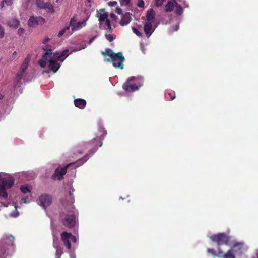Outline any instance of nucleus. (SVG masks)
Segmentation results:
<instances>
[{
  "label": "nucleus",
  "instance_id": "nucleus-3",
  "mask_svg": "<svg viewBox=\"0 0 258 258\" xmlns=\"http://www.w3.org/2000/svg\"><path fill=\"white\" fill-rule=\"evenodd\" d=\"M0 173V197L6 199L8 197L7 190L11 188L14 184V179L11 176L8 175L6 177H2Z\"/></svg>",
  "mask_w": 258,
  "mask_h": 258
},
{
  "label": "nucleus",
  "instance_id": "nucleus-32",
  "mask_svg": "<svg viewBox=\"0 0 258 258\" xmlns=\"http://www.w3.org/2000/svg\"><path fill=\"white\" fill-rule=\"evenodd\" d=\"M54 168L55 167L54 164H49L47 165L46 171H47L48 172H51V170L54 169Z\"/></svg>",
  "mask_w": 258,
  "mask_h": 258
},
{
  "label": "nucleus",
  "instance_id": "nucleus-24",
  "mask_svg": "<svg viewBox=\"0 0 258 258\" xmlns=\"http://www.w3.org/2000/svg\"><path fill=\"white\" fill-rule=\"evenodd\" d=\"M5 243L9 246H13L14 242V237L13 236H8L5 239Z\"/></svg>",
  "mask_w": 258,
  "mask_h": 258
},
{
  "label": "nucleus",
  "instance_id": "nucleus-8",
  "mask_svg": "<svg viewBox=\"0 0 258 258\" xmlns=\"http://www.w3.org/2000/svg\"><path fill=\"white\" fill-rule=\"evenodd\" d=\"M61 239L63 243V245L69 250H71V242L73 243L77 242L76 237L73 235L71 233H68L67 232H63L61 234Z\"/></svg>",
  "mask_w": 258,
  "mask_h": 258
},
{
  "label": "nucleus",
  "instance_id": "nucleus-7",
  "mask_svg": "<svg viewBox=\"0 0 258 258\" xmlns=\"http://www.w3.org/2000/svg\"><path fill=\"white\" fill-rule=\"evenodd\" d=\"M165 9L166 12H171L174 10L175 13L178 15H181L183 12L182 7L177 2L174 1L169 0L165 5Z\"/></svg>",
  "mask_w": 258,
  "mask_h": 258
},
{
  "label": "nucleus",
  "instance_id": "nucleus-10",
  "mask_svg": "<svg viewBox=\"0 0 258 258\" xmlns=\"http://www.w3.org/2000/svg\"><path fill=\"white\" fill-rule=\"evenodd\" d=\"M210 239L213 242H216L218 246L223 244L227 245L229 241V237L224 233H219L217 235H213L210 237Z\"/></svg>",
  "mask_w": 258,
  "mask_h": 258
},
{
  "label": "nucleus",
  "instance_id": "nucleus-57",
  "mask_svg": "<svg viewBox=\"0 0 258 258\" xmlns=\"http://www.w3.org/2000/svg\"><path fill=\"white\" fill-rule=\"evenodd\" d=\"M142 51L144 52V50H143V47H142Z\"/></svg>",
  "mask_w": 258,
  "mask_h": 258
},
{
  "label": "nucleus",
  "instance_id": "nucleus-48",
  "mask_svg": "<svg viewBox=\"0 0 258 258\" xmlns=\"http://www.w3.org/2000/svg\"><path fill=\"white\" fill-rule=\"evenodd\" d=\"M179 29V25H176L175 27V28H174V31H177Z\"/></svg>",
  "mask_w": 258,
  "mask_h": 258
},
{
  "label": "nucleus",
  "instance_id": "nucleus-39",
  "mask_svg": "<svg viewBox=\"0 0 258 258\" xmlns=\"http://www.w3.org/2000/svg\"><path fill=\"white\" fill-rule=\"evenodd\" d=\"M24 30L23 28H19L18 30V33L19 35H21L24 33Z\"/></svg>",
  "mask_w": 258,
  "mask_h": 258
},
{
  "label": "nucleus",
  "instance_id": "nucleus-5",
  "mask_svg": "<svg viewBox=\"0 0 258 258\" xmlns=\"http://www.w3.org/2000/svg\"><path fill=\"white\" fill-rule=\"evenodd\" d=\"M102 54L104 56L108 55L110 56L114 67L121 69L123 68V62L124 60V57L121 52L115 53L111 49H107L104 52H102Z\"/></svg>",
  "mask_w": 258,
  "mask_h": 258
},
{
  "label": "nucleus",
  "instance_id": "nucleus-51",
  "mask_svg": "<svg viewBox=\"0 0 258 258\" xmlns=\"http://www.w3.org/2000/svg\"><path fill=\"white\" fill-rule=\"evenodd\" d=\"M103 132H104V135H105L107 134L106 131L103 130Z\"/></svg>",
  "mask_w": 258,
  "mask_h": 258
},
{
  "label": "nucleus",
  "instance_id": "nucleus-38",
  "mask_svg": "<svg viewBox=\"0 0 258 258\" xmlns=\"http://www.w3.org/2000/svg\"><path fill=\"white\" fill-rule=\"evenodd\" d=\"M117 4V3L116 1L109 2L108 3V5L110 6H112V7L115 6Z\"/></svg>",
  "mask_w": 258,
  "mask_h": 258
},
{
  "label": "nucleus",
  "instance_id": "nucleus-36",
  "mask_svg": "<svg viewBox=\"0 0 258 258\" xmlns=\"http://www.w3.org/2000/svg\"><path fill=\"white\" fill-rule=\"evenodd\" d=\"M144 2L143 0H139L137 3V6L140 8H143L144 7Z\"/></svg>",
  "mask_w": 258,
  "mask_h": 258
},
{
  "label": "nucleus",
  "instance_id": "nucleus-59",
  "mask_svg": "<svg viewBox=\"0 0 258 258\" xmlns=\"http://www.w3.org/2000/svg\"><path fill=\"white\" fill-rule=\"evenodd\" d=\"M102 145V143H101L100 145V147H101Z\"/></svg>",
  "mask_w": 258,
  "mask_h": 258
},
{
  "label": "nucleus",
  "instance_id": "nucleus-33",
  "mask_svg": "<svg viewBox=\"0 0 258 258\" xmlns=\"http://www.w3.org/2000/svg\"><path fill=\"white\" fill-rule=\"evenodd\" d=\"M87 47V45L86 44L81 45V47L80 48H79L78 49H75L73 51H71L70 53H71L72 52H75L78 51L79 50H81L82 49H85Z\"/></svg>",
  "mask_w": 258,
  "mask_h": 258
},
{
  "label": "nucleus",
  "instance_id": "nucleus-2",
  "mask_svg": "<svg viewBox=\"0 0 258 258\" xmlns=\"http://www.w3.org/2000/svg\"><path fill=\"white\" fill-rule=\"evenodd\" d=\"M30 60L29 55L27 56L20 67V70L17 74L16 77L14 84V89L17 93H21V85L24 80L25 71L27 69L28 64Z\"/></svg>",
  "mask_w": 258,
  "mask_h": 258
},
{
  "label": "nucleus",
  "instance_id": "nucleus-23",
  "mask_svg": "<svg viewBox=\"0 0 258 258\" xmlns=\"http://www.w3.org/2000/svg\"><path fill=\"white\" fill-rule=\"evenodd\" d=\"M8 26L13 28H17L20 25V22L17 19H12L7 22Z\"/></svg>",
  "mask_w": 258,
  "mask_h": 258
},
{
  "label": "nucleus",
  "instance_id": "nucleus-25",
  "mask_svg": "<svg viewBox=\"0 0 258 258\" xmlns=\"http://www.w3.org/2000/svg\"><path fill=\"white\" fill-rule=\"evenodd\" d=\"M89 157H88V155H86L84 157H83L81 159L78 160L77 162V165L76 166V167H79V166L82 165L88 159Z\"/></svg>",
  "mask_w": 258,
  "mask_h": 258
},
{
  "label": "nucleus",
  "instance_id": "nucleus-27",
  "mask_svg": "<svg viewBox=\"0 0 258 258\" xmlns=\"http://www.w3.org/2000/svg\"><path fill=\"white\" fill-rule=\"evenodd\" d=\"M4 2H5L7 6H11L13 4V0H3V2L1 3L0 5L1 8H3L4 6Z\"/></svg>",
  "mask_w": 258,
  "mask_h": 258
},
{
  "label": "nucleus",
  "instance_id": "nucleus-40",
  "mask_svg": "<svg viewBox=\"0 0 258 258\" xmlns=\"http://www.w3.org/2000/svg\"><path fill=\"white\" fill-rule=\"evenodd\" d=\"M208 252L209 253H210V254H213L214 255H215V251L213 249H210V248L208 249Z\"/></svg>",
  "mask_w": 258,
  "mask_h": 258
},
{
  "label": "nucleus",
  "instance_id": "nucleus-60",
  "mask_svg": "<svg viewBox=\"0 0 258 258\" xmlns=\"http://www.w3.org/2000/svg\"><path fill=\"white\" fill-rule=\"evenodd\" d=\"M58 0H56V2H58Z\"/></svg>",
  "mask_w": 258,
  "mask_h": 258
},
{
  "label": "nucleus",
  "instance_id": "nucleus-11",
  "mask_svg": "<svg viewBox=\"0 0 258 258\" xmlns=\"http://www.w3.org/2000/svg\"><path fill=\"white\" fill-rule=\"evenodd\" d=\"M75 163H76L75 162H72L67 164V165L63 168L58 167L56 168L55 170L54 174L51 177L52 179L53 180L58 179L59 180L62 179L64 175H65L67 172V168L69 166L74 165Z\"/></svg>",
  "mask_w": 258,
  "mask_h": 258
},
{
  "label": "nucleus",
  "instance_id": "nucleus-14",
  "mask_svg": "<svg viewBox=\"0 0 258 258\" xmlns=\"http://www.w3.org/2000/svg\"><path fill=\"white\" fill-rule=\"evenodd\" d=\"M36 4L40 9L46 10L49 13L54 12L53 7L49 2H45L44 0H36Z\"/></svg>",
  "mask_w": 258,
  "mask_h": 258
},
{
  "label": "nucleus",
  "instance_id": "nucleus-26",
  "mask_svg": "<svg viewBox=\"0 0 258 258\" xmlns=\"http://www.w3.org/2000/svg\"><path fill=\"white\" fill-rule=\"evenodd\" d=\"M20 190H21V192L24 194H26L27 193L30 192V190L27 186H25V185L21 186V187H20Z\"/></svg>",
  "mask_w": 258,
  "mask_h": 258
},
{
  "label": "nucleus",
  "instance_id": "nucleus-15",
  "mask_svg": "<svg viewBox=\"0 0 258 258\" xmlns=\"http://www.w3.org/2000/svg\"><path fill=\"white\" fill-rule=\"evenodd\" d=\"M45 20L41 17H31L28 20V24L30 27H35L39 24L44 23Z\"/></svg>",
  "mask_w": 258,
  "mask_h": 258
},
{
  "label": "nucleus",
  "instance_id": "nucleus-34",
  "mask_svg": "<svg viewBox=\"0 0 258 258\" xmlns=\"http://www.w3.org/2000/svg\"><path fill=\"white\" fill-rule=\"evenodd\" d=\"M105 37L109 42H112L114 40L112 35L110 34H106Z\"/></svg>",
  "mask_w": 258,
  "mask_h": 258
},
{
  "label": "nucleus",
  "instance_id": "nucleus-35",
  "mask_svg": "<svg viewBox=\"0 0 258 258\" xmlns=\"http://www.w3.org/2000/svg\"><path fill=\"white\" fill-rule=\"evenodd\" d=\"M132 30H133L134 33H135L137 36H141L142 35V33L141 32H140L136 28H135L134 27H132Z\"/></svg>",
  "mask_w": 258,
  "mask_h": 258
},
{
  "label": "nucleus",
  "instance_id": "nucleus-28",
  "mask_svg": "<svg viewBox=\"0 0 258 258\" xmlns=\"http://www.w3.org/2000/svg\"><path fill=\"white\" fill-rule=\"evenodd\" d=\"M69 29H70V26H68L66 27L65 28H64L63 29L60 30L59 32V33L58 34V36L59 37H61V36H62L64 34V33L66 32L67 31L69 30Z\"/></svg>",
  "mask_w": 258,
  "mask_h": 258
},
{
  "label": "nucleus",
  "instance_id": "nucleus-17",
  "mask_svg": "<svg viewBox=\"0 0 258 258\" xmlns=\"http://www.w3.org/2000/svg\"><path fill=\"white\" fill-rule=\"evenodd\" d=\"M232 250L235 255L241 254L246 250L244 245L242 243H236L234 244Z\"/></svg>",
  "mask_w": 258,
  "mask_h": 258
},
{
  "label": "nucleus",
  "instance_id": "nucleus-20",
  "mask_svg": "<svg viewBox=\"0 0 258 258\" xmlns=\"http://www.w3.org/2000/svg\"><path fill=\"white\" fill-rule=\"evenodd\" d=\"M155 12L152 9L148 10L146 13L147 22L153 23L155 21Z\"/></svg>",
  "mask_w": 258,
  "mask_h": 258
},
{
  "label": "nucleus",
  "instance_id": "nucleus-46",
  "mask_svg": "<svg viewBox=\"0 0 258 258\" xmlns=\"http://www.w3.org/2000/svg\"><path fill=\"white\" fill-rule=\"evenodd\" d=\"M168 95L170 96V97H171V98H170L171 100H173V99L175 98V96L174 95V96H172V95H171V93H168Z\"/></svg>",
  "mask_w": 258,
  "mask_h": 258
},
{
  "label": "nucleus",
  "instance_id": "nucleus-12",
  "mask_svg": "<svg viewBox=\"0 0 258 258\" xmlns=\"http://www.w3.org/2000/svg\"><path fill=\"white\" fill-rule=\"evenodd\" d=\"M37 201L39 205L45 209L50 205L52 201V198L50 195L43 194L39 197Z\"/></svg>",
  "mask_w": 258,
  "mask_h": 258
},
{
  "label": "nucleus",
  "instance_id": "nucleus-42",
  "mask_svg": "<svg viewBox=\"0 0 258 258\" xmlns=\"http://www.w3.org/2000/svg\"><path fill=\"white\" fill-rule=\"evenodd\" d=\"M49 40V38H48V37H46L45 38H44L43 40V44H46L47 43V42Z\"/></svg>",
  "mask_w": 258,
  "mask_h": 258
},
{
  "label": "nucleus",
  "instance_id": "nucleus-19",
  "mask_svg": "<svg viewBox=\"0 0 258 258\" xmlns=\"http://www.w3.org/2000/svg\"><path fill=\"white\" fill-rule=\"evenodd\" d=\"M144 30L148 37L150 36L154 30L152 29V23L146 22L144 26Z\"/></svg>",
  "mask_w": 258,
  "mask_h": 258
},
{
  "label": "nucleus",
  "instance_id": "nucleus-52",
  "mask_svg": "<svg viewBox=\"0 0 258 258\" xmlns=\"http://www.w3.org/2000/svg\"><path fill=\"white\" fill-rule=\"evenodd\" d=\"M106 60L107 61H109L110 60V59L108 58V59H106Z\"/></svg>",
  "mask_w": 258,
  "mask_h": 258
},
{
  "label": "nucleus",
  "instance_id": "nucleus-1",
  "mask_svg": "<svg viewBox=\"0 0 258 258\" xmlns=\"http://www.w3.org/2000/svg\"><path fill=\"white\" fill-rule=\"evenodd\" d=\"M42 48L45 53L39 60V64L42 68L47 66L49 68L47 71H43V73H49L50 70L56 73L61 66V63L58 61H64L69 55V50L66 49L62 52L52 53V47L47 44L43 45Z\"/></svg>",
  "mask_w": 258,
  "mask_h": 258
},
{
  "label": "nucleus",
  "instance_id": "nucleus-9",
  "mask_svg": "<svg viewBox=\"0 0 258 258\" xmlns=\"http://www.w3.org/2000/svg\"><path fill=\"white\" fill-rule=\"evenodd\" d=\"M88 18L82 21H78L77 18L73 16L70 21V28L71 27L72 31H76L80 30L86 25V21Z\"/></svg>",
  "mask_w": 258,
  "mask_h": 258
},
{
  "label": "nucleus",
  "instance_id": "nucleus-47",
  "mask_svg": "<svg viewBox=\"0 0 258 258\" xmlns=\"http://www.w3.org/2000/svg\"><path fill=\"white\" fill-rule=\"evenodd\" d=\"M22 202L23 203H26L27 202V199L26 198H22L21 200Z\"/></svg>",
  "mask_w": 258,
  "mask_h": 258
},
{
  "label": "nucleus",
  "instance_id": "nucleus-53",
  "mask_svg": "<svg viewBox=\"0 0 258 258\" xmlns=\"http://www.w3.org/2000/svg\"><path fill=\"white\" fill-rule=\"evenodd\" d=\"M256 255H257V257L258 258V250H257Z\"/></svg>",
  "mask_w": 258,
  "mask_h": 258
},
{
  "label": "nucleus",
  "instance_id": "nucleus-13",
  "mask_svg": "<svg viewBox=\"0 0 258 258\" xmlns=\"http://www.w3.org/2000/svg\"><path fill=\"white\" fill-rule=\"evenodd\" d=\"M63 224L68 228L74 227L76 224V218L74 214H67L62 219Z\"/></svg>",
  "mask_w": 258,
  "mask_h": 258
},
{
  "label": "nucleus",
  "instance_id": "nucleus-6",
  "mask_svg": "<svg viewBox=\"0 0 258 258\" xmlns=\"http://www.w3.org/2000/svg\"><path fill=\"white\" fill-rule=\"evenodd\" d=\"M97 17L99 21V27L102 29H108L110 32L112 30L110 22L107 18L108 14L105 12L104 10L100 9L97 12Z\"/></svg>",
  "mask_w": 258,
  "mask_h": 258
},
{
  "label": "nucleus",
  "instance_id": "nucleus-16",
  "mask_svg": "<svg viewBox=\"0 0 258 258\" xmlns=\"http://www.w3.org/2000/svg\"><path fill=\"white\" fill-rule=\"evenodd\" d=\"M53 247L56 249L55 255L57 258H60L63 253L62 249L60 246L58 238L54 234H53Z\"/></svg>",
  "mask_w": 258,
  "mask_h": 258
},
{
  "label": "nucleus",
  "instance_id": "nucleus-43",
  "mask_svg": "<svg viewBox=\"0 0 258 258\" xmlns=\"http://www.w3.org/2000/svg\"><path fill=\"white\" fill-rule=\"evenodd\" d=\"M96 38V36H94L93 37H92L90 40H89V44H91L95 39V38Z\"/></svg>",
  "mask_w": 258,
  "mask_h": 258
},
{
  "label": "nucleus",
  "instance_id": "nucleus-21",
  "mask_svg": "<svg viewBox=\"0 0 258 258\" xmlns=\"http://www.w3.org/2000/svg\"><path fill=\"white\" fill-rule=\"evenodd\" d=\"M234 252L232 249L229 250L226 254L223 255V252L220 249H218V257L223 256V258H235Z\"/></svg>",
  "mask_w": 258,
  "mask_h": 258
},
{
  "label": "nucleus",
  "instance_id": "nucleus-49",
  "mask_svg": "<svg viewBox=\"0 0 258 258\" xmlns=\"http://www.w3.org/2000/svg\"><path fill=\"white\" fill-rule=\"evenodd\" d=\"M115 16V15L114 14H113V13L111 14V17L112 18H113V17H114Z\"/></svg>",
  "mask_w": 258,
  "mask_h": 258
},
{
  "label": "nucleus",
  "instance_id": "nucleus-41",
  "mask_svg": "<svg viewBox=\"0 0 258 258\" xmlns=\"http://www.w3.org/2000/svg\"><path fill=\"white\" fill-rule=\"evenodd\" d=\"M69 252L70 258H76V255L74 252H72L71 250Z\"/></svg>",
  "mask_w": 258,
  "mask_h": 258
},
{
  "label": "nucleus",
  "instance_id": "nucleus-45",
  "mask_svg": "<svg viewBox=\"0 0 258 258\" xmlns=\"http://www.w3.org/2000/svg\"><path fill=\"white\" fill-rule=\"evenodd\" d=\"M97 150V148H95L93 149L92 150L90 151V152L91 153V155H93Z\"/></svg>",
  "mask_w": 258,
  "mask_h": 258
},
{
  "label": "nucleus",
  "instance_id": "nucleus-58",
  "mask_svg": "<svg viewBox=\"0 0 258 258\" xmlns=\"http://www.w3.org/2000/svg\"><path fill=\"white\" fill-rule=\"evenodd\" d=\"M118 62V60H116V63Z\"/></svg>",
  "mask_w": 258,
  "mask_h": 258
},
{
  "label": "nucleus",
  "instance_id": "nucleus-18",
  "mask_svg": "<svg viewBox=\"0 0 258 258\" xmlns=\"http://www.w3.org/2000/svg\"><path fill=\"white\" fill-rule=\"evenodd\" d=\"M132 14L130 13H126L123 15L122 18L120 22L121 26H125L129 24L132 20Z\"/></svg>",
  "mask_w": 258,
  "mask_h": 258
},
{
  "label": "nucleus",
  "instance_id": "nucleus-37",
  "mask_svg": "<svg viewBox=\"0 0 258 258\" xmlns=\"http://www.w3.org/2000/svg\"><path fill=\"white\" fill-rule=\"evenodd\" d=\"M4 29L1 25H0V38H2L4 36Z\"/></svg>",
  "mask_w": 258,
  "mask_h": 258
},
{
  "label": "nucleus",
  "instance_id": "nucleus-44",
  "mask_svg": "<svg viewBox=\"0 0 258 258\" xmlns=\"http://www.w3.org/2000/svg\"><path fill=\"white\" fill-rule=\"evenodd\" d=\"M115 12L118 14H120L121 12V9L119 8H116L115 9Z\"/></svg>",
  "mask_w": 258,
  "mask_h": 258
},
{
  "label": "nucleus",
  "instance_id": "nucleus-56",
  "mask_svg": "<svg viewBox=\"0 0 258 258\" xmlns=\"http://www.w3.org/2000/svg\"><path fill=\"white\" fill-rule=\"evenodd\" d=\"M2 204L0 203V207L2 206Z\"/></svg>",
  "mask_w": 258,
  "mask_h": 258
},
{
  "label": "nucleus",
  "instance_id": "nucleus-55",
  "mask_svg": "<svg viewBox=\"0 0 258 258\" xmlns=\"http://www.w3.org/2000/svg\"><path fill=\"white\" fill-rule=\"evenodd\" d=\"M72 34V33H69L68 35H70Z\"/></svg>",
  "mask_w": 258,
  "mask_h": 258
},
{
  "label": "nucleus",
  "instance_id": "nucleus-30",
  "mask_svg": "<svg viewBox=\"0 0 258 258\" xmlns=\"http://www.w3.org/2000/svg\"><path fill=\"white\" fill-rule=\"evenodd\" d=\"M166 0H154L155 5L157 7L161 6Z\"/></svg>",
  "mask_w": 258,
  "mask_h": 258
},
{
  "label": "nucleus",
  "instance_id": "nucleus-4",
  "mask_svg": "<svg viewBox=\"0 0 258 258\" xmlns=\"http://www.w3.org/2000/svg\"><path fill=\"white\" fill-rule=\"evenodd\" d=\"M143 85V78L141 76L131 77L126 83L123 84L122 87L124 90L128 92H134Z\"/></svg>",
  "mask_w": 258,
  "mask_h": 258
},
{
  "label": "nucleus",
  "instance_id": "nucleus-29",
  "mask_svg": "<svg viewBox=\"0 0 258 258\" xmlns=\"http://www.w3.org/2000/svg\"><path fill=\"white\" fill-rule=\"evenodd\" d=\"M13 205L14 206L15 212L11 213L10 215L13 217H16L19 215V213L17 210V207L16 204H14Z\"/></svg>",
  "mask_w": 258,
  "mask_h": 258
},
{
  "label": "nucleus",
  "instance_id": "nucleus-54",
  "mask_svg": "<svg viewBox=\"0 0 258 258\" xmlns=\"http://www.w3.org/2000/svg\"><path fill=\"white\" fill-rule=\"evenodd\" d=\"M16 54V51H14V53H13V54Z\"/></svg>",
  "mask_w": 258,
  "mask_h": 258
},
{
  "label": "nucleus",
  "instance_id": "nucleus-22",
  "mask_svg": "<svg viewBox=\"0 0 258 258\" xmlns=\"http://www.w3.org/2000/svg\"><path fill=\"white\" fill-rule=\"evenodd\" d=\"M74 104L76 107L83 109L86 105V101L83 99H76L74 100Z\"/></svg>",
  "mask_w": 258,
  "mask_h": 258
},
{
  "label": "nucleus",
  "instance_id": "nucleus-31",
  "mask_svg": "<svg viewBox=\"0 0 258 258\" xmlns=\"http://www.w3.org/2000/svg\"><path fill=\"white\" fill-rule=\"evenodd\" d=\"M130 0H119L121 6H127L129 4Z\"/></svg>",
  "mask_w": 258,
  "mask_h": 258
},
{
  "label": "nucleus",
  "instance_id": "nucleus-50",
  "mask_svg": "<svg viewBox=\"0 0 258 258\" xmlns=\"http://www.w3.org/2000/svg\"><path fill=\"white\" fill-rule=\"evenodd\" d=\"M3 98V95L0 93V99H2Z\"/></svg>",
  "mask_w": 258,
  "mask_h": 258
}]
</instances>
